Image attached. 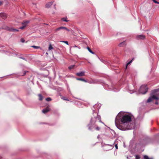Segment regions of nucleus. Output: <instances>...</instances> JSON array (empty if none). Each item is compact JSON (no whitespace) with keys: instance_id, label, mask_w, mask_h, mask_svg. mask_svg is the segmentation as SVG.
<instances>
[{"instance_id":"39","label":"nucleus","mask_w":159,"mask_h":159,"mask_svg":"<svg viewBox=\"0 0 159 159\" xmlns=\"http://www.w3.org/2000/svg\"><path fill=\"white\" fill-rule=\"evenodd\" d=\"M38 95L39 97V99L40 100V94H38Z\"/></svg>"},{"instance_id":"21","label":"nucleus","mask_w":159,"mask_h":159,"mask_svg":"<svg viewBox=\"0 0 159 159\" xmlns=\"http://www.w3.org/2000/svg\"><path fill=\"white\" fill-rule=\"evenodd\" d=\"M87 49L89 52L93 54H94V52H93L89 47H87Z\"/></svg>"},{"instance_id":"12","label":"nucleus","mask_w":159,"mask_h":159,"mask_svg":"<svg viewBox=\"0 0 159 159\" xmlns=\"http://www.w3.org/2000/svg\"><path fill=\"white\" fill-rule=\"evenodd\" d=\"M50 110V108L48 107H47L42 110V112L44 114H46V113L49 111Z\"/></svg>"},{"instance_id":"47","label":"nucleus","mask_w":159,"mask_h":159,"mask_svg":"<svg viewBox=\"0 0 159 159\" xmlns=\"http://www.w3.org/2000/svg\"><path fill=\"white\" fill-rule=\"evenodd\" d=\"M41 124H43V123H41ZM40 124H41V123H40Z\"/></svg>"},{"instance_id":"20","label":"nucleus","mask_w":159,"mask_h":159,"mask_svg":"<svg viewBox=\"0 0 159 159\" xmlns=\"http://www.w3.org/2000/svg\"><path fill=\"white\" fill-rule=\"evenodd\" d=\"M143 159H152V158H149L148 156L145 155L143 157Z\"/></svg>"},{"instance_id":"26","label":"nucleus","mask_w":159,"mask_h":159,"mask_svg":"<svg viewBox=\"0 0 159 159\" xmlns=\"http://www.w3.org/2000/svg\"><path fill=\"white\" fill-rule=\"evenodd\" d=\"M132 61V60H131V61H129L128 63H127V64H126V68H127V66L131 63Z\"/></svg>"},{"instance_id":"9","label":"nucleus","mask_w":159,"mask_h":159,"mask_svg":"<svg viewBox=\"0 0 159 159\" xmlns=\"http://www.w3.org/2000/svg\"><path fill=\"white\" fill-rule=\"evenodd\" d=\"M85 71H82L76 73V75L78 76H82L85 75Z\"/></svg>"},{"instance_id":"1","label":"nucleus","mask_w":159,"mask_h":159,"mask_svg":"<svg viewBox=\"0 0 159 159\" xmlns=\"http://www.w3.org/2000/svg\"><path fill=\"white\" fill-rule=\"evenodd\" d=\"M134 116L130 113L120 112L115 119V125L120 130L125 131L133 129V125L131 122Z\"/></svg>"},{"instance_id":"43","label":"nucleus","mask_w":159,"mask_h":159,"mask_svg":"<svg viewBox=\"0 0 159 159\" xmlns=\"http://www.w3.org/2000/svg\"><path fill=\"white\" fill-rule=\"evenodd\" d=\"M73 47H77V46L75 45L74 46H73Z\"/></svg>"},{"instance_id":"22","label":"nucleus","mask_w":159,"mask_h":159,"mask_svg":"<svg viewBox=\"0 0 159 159\" xmlns=\"http://www.w3.org/2000/svg\"><path fill=\"white\" fill-rule=\"evenodd\" d=\"M31 47H33L34 49H38L40 48V47L39 46H31Z\"/></svg>"},{"instance_id":"32","label":"nucleus","mask_w":159,"mask_h":159,"mask_svg":"<svg viewBox=\"0 0 159 159\" xmlns=\"http://www.w3.org/2000/svg\"><path fill=\"white\" fill-rule=\"evenodd\" d=\"M62 99H63V100H68L67 99H66L65 97H63L62 98Z\"/></svg>"},{"instance_id":"36","label":"nucleus","mask_w":159,"mask_h":159,"mask_svg":"<svg viewBox=\"0 0 159 159\" xmlns=\"http://www.w3.org/2000/svg\"><path fill=\"white\" fill-rule=\"evenodd\" d=\"M153 2H155V3H156L157 1L156 0H152Z\"/></svg>"},{"instance_id":"33","label":"nucleus","mask_w":159,"mask_h":159,"mask_svg":"<svg viewBox=\"0 0 159 159\" xmlns=\"http://www.w3.org/2000/svg\"><path fill=\"white\" fill-rule=\"evenodd\" d=\"M26 72H27V71H24V73H23V75H22V76H24V75L26 74Z\"/></svg>"},{"instance_id":"27","label":"nucleus","mask_w":159,"mask_h":159,"mask_svg":"<svg viewBox=\"0 0 159 159\" xmlns=\"http://www.w3.org/2000/svg\"><path fill=\"white\" fill-rule=\"evenodd\" d=\"M61 42L63 43H64L67 45H68V42L67 41H61Z\"/></svg>"},{"instance_id":"18","label":"nucleus","mask_w":159,"mask_h":159,"mask_svg":"<svg viewBox=\"0 0 159 159\" xmlns=\"http://www.w3.org/2000/svg\"><path fill=\"white\" fill-rule=\"evenodd\" d=\"M67 18L66 17H64V18H62L61 20L67 22H68V20H67Z\"/></svg>"},{"instance_id":"44","label":"nucleus","mask_w":159,"mask_h":159,"mask_svg":"<svg viewBox=\"0 0 159 159\" xmlns=\"http://www.w3.org/2000/svg\"><path fill=\"white\" fill-rule=\"evenodd\" d=\"M156 3L159 4V2H157Z\"/></svg>"},{"instance_id":"25","label":"nucleus","mask_w":159,"mask_h":159,"mask_svg":"<svg viewBox=\"0 0 159 159\" xmlns=\"http://www.w3.org/2000/svg\"><path fill=\"white\" fill-rule=\"evenodd\" d=\"M52 49H53V48L52 47V46L51 45V44H50L48 47V49L49 50H51Z\"/></svg>"},{"instance_id":"40","label":"nucleus","mask_w":159,"mask_h":159,"mask_svg":"<svg viewBox=\"0 0 159 159\" xmlns=\"http://www.w3.org/2000/svg\"><path fill=\"white\" fill-rule=\"evenodd\" d=\"M65 28L64 30H66V31H67V30L68 29L67 28H66V27H65Z\"/></svg>"},{"instance_id":"4","label":"nucleus","mask_w":159,"mask_h":159,"mask_svg":"<svg viewBox=\"0 0 159 159\" xmlns=\"http://www.w3.org/2000/svg\"><path fill=\"white\" fill-rule=\"evenodd\" d=\"M148 88L146 85H142L139 89V92L142 94H145L147 92Z\"/></svg>"},{"instance_id":"7","label":"nucleus","mask_w":159,"mask_h":159,"mask_svg":"<svg viewBox=\"0 0 159 159\" xmlns=\"http://www.w3.org/2000/svg\"><path fill=\"white\" fill-rule=\"evenodd\" d=\"M145 36L143 35H137L136 37V39L137 40H143L145 39Z\"/></svg>"},{"instance_id":"23","label":"nucleus","mask_w":159,"mask_h":159,"mask_svg":"<svg viewBox=\"0 0 159 159\" xmlns=\"http://www.w3.org/2000/svg\"><path fill=\"white\" fill-rule=\"evenodd\" d=\"M74 66H75V65H71V66H69V67L68 68L70 70H71V69H73V68L74 67Z\"/></svg>"},{"instance_id":"42","label":"nucleus","mask_w":159,"mask_h":159,"mask_svg":"<svg viewBox=\"0 0 159 159\" xmlns=\"http://www.w3.org/2000/svg\"><path fill=\"white\" fill-rule=\"evenodd\" d=\"M67 31H70V30L69 29H68L67 30Z\"/></svg>"},{"instance_id":"38","label":"nucleus","mask_w":159,"mask_h":159,"mask_svg":"<svg viewBox=\"0 0 159 159\" xmlns=\"http://www.w3.org/2000/svg\"><path fill=\"white\" fill-rule=\"evenodd\" d=\"M2 4V1H0V6Z\"/></svg>"},{"instance_id":"24","label":"nucleus","mask_w":159,"mask_h":159,"mask_svg":"<svg viewBox=\"0 0 159 159\" xmlns=\"http://www.w3.org/2000/svg\"><path fill=\"white\" fill-rule=\"evenodd\" d=\"M46 100L48 102H49L52 100V99L48 97L46 98Z\"/></svg>"},{"instance_id":"5","label":"nucleus","mask_w":159,"mask_h":159,"mask_svg":"<svg viewBox=\"0 0 159 159\" xmlns=\"http://www.w3.org/2000/svg\"><path fill=\"white\" fill-rule=\"evenodd\" d=\"M159 99V98L156 97L155 94L152 95L151 94L150 97L148 99L147 102H152L153 100H157Z\"/></svg>"},{"instance_id":"2","label":"nucleus","mask_w":159,"mask_h":159,"mask_svg":"<svg viewBox=\"0 0 159 159\" xmlns=\"http://www.w3.org/2000/svg\"><path fill=\"white\" fill-rule=\"evenodd\" d=\"M101 106L100 103H97L93 106V108L92 109L93 116L92 117L88 125V129L90 130H99L100 127L99 124L100 122L103 124L101 121L100 116L98 114V112L96 110L97 109L98 111Z\"/></svg>"},{"instance_id":"11","label":"nucleus","mask_w":159,"mask_h":159,"mask_svg":"<svg viewBox=\"0 0 159 159\" xmlns=\"http://www.w3.org/2000/svg\"><path fill=\"white\" fill-rule=\"evenodd\" d=\"M53 2H49L47 3L45 7L47 8H49L53 4Z\"/></svg>"},{"instance_id":"16","label":"nucleus","mask_w":159,"mask_h":159,"mask_svg":"<svg viewBox=\"0 0 159 159\" xmlns=\"http://www.w3.org/2000/svg\"><path fill=\"white\" fill-rule=\"evenodd\" d=\"M125 45H126L125 42L124 41V42H123L120 43L119 44V46L120 47H123V46H125Z\"/></svg>"},{"instance_id":"10","label":"nucleus","mask_w":159,"mask_h":159,"mask_svg":"<svg viewBox=\"0 0 159 159\" xmlns=\"http://www.w3.org/2000/svg\"><path fill=\"white\" fill-rule=\"evenodd\" d=\"M107 86L108 87V88L110 90H113L114 91H116L119 90V89L117 90H115L114 89L115 87L113 85H107Z\"/></svg>"},{"instance_id":"46","label":"nucleus","mask_w":159,"mask_h":159,"mask_svg":"<svg viewBox=\"0 0 159 159\" xmlns=\"http://www.w3.org/2000/svg\"><path fill=\"white\" fill-rule=\"evenodd\" d=\"M78 48L79 49H80V47H78Z\"/></svg>"},{"instance_id":"19","label":"nucleus","mask_w":159,"mask_h":159,"mask_svg":"<svg viewBox=\"0 0 159 159\" xmlns=\"http://www.w3.org/2000/svg\"><path fill=\"white\" fill-rule=\"evenodd\" d=\"M108 144H106L105 145V146L104 147V149L105 150H106V151H107V150H108V149H109L110 148V147H106V146H107V145H108Z\"/></svg>"},{"instance_id":"34","label":"nucleus","mask_w":159,"mask_h":159,"mask_svg":"<svg viewBox=\"0 0 159 159\" xmlns=\"http://www.w3.org/2000/svg\"><path fill=\"white\" fill-rule=\"evenodd\" d=\"M43 98V96L41 95H40V100H42Z\"/></svg>"},{"instance_id":"28","label":"nucleus","mask_w":159,"mask_h":159,"mask_svg":"<svg viewBox=\"0 0 159 159\" xmlns=\"http://www.w3.org/2000/svg\"><path fill=\"white\" fill-rule=\"evenodd\" d=\"M25 40L23 38H22L21 39H20V41L22 42V43H24L25 42Z\"/></svg>"},{"instance_id":"30","label":"nucleus","mask_w":159,"mask_h":159,"mask_svg":"<svg viewBox=\"0 0 159 159\" xmlns=\"http://www.w3.org/2000/svg\"><path fill=\"white\" fill-rule=\"evenodd\" d=\"M135 157H136V159H140V157L137 155H135Z\"/></svg>"},{"instance_id":"8","label":"nucleus","mask_w":159,"mask_h":159,"mask_svg":"<svg viewBox=\"0 0 159 159\" xmlns=\"http://www.w3.org/2000/svg\"><path fill=\"white\" fill-rule=\"evenodd\" d=\"M6 29L10 31H12L15 32H17L19 31V30L18 29H13L12 28H10L8 27H7L6 28Z\"/></svg>"},{"instance_id":"15","label":"nucleus","mask_w":159,"mask_h":159,"mask_svg":"<svg viewBox=\"0 0 159 159\" xmlns=\"http://www.w3.org/2000/svg\"><path fill=\"white\" fill-rule=\"evenodd\" d=\"M65 28V27H64V26H61V27H60L57 29H56V30H55V31H57L58 30H64Z\"/></svg>"},{"instance_id":"6","label":"nucleus","mask_w":159,"mask_h":159,"mask_svg":"<svg viewBox=\"0 0 159 159\" xmlns=\"http://www.w3.org/2000/svg\"><path fill=\"white\" fill-rule=\"evenodd\" d=\"M135 87L133 85L131 84L129 86V89L130 93H134L135 91Z\"/></svg>"},{"instance_id":"14","label":"nucleus","mask_w":159,"mask_h":159,"mask_svg":"<svg viewBox=\"0 0 159 159\" xmlns=\"http://www.w3.org/2000/svg\"><path fill=\"white\" fill-rule=\"evenodd\" d=\"M29 22V20H25L22 23V25H23L25 26V27Z\"/></svg>"},{"instance_id":"31","label":"nucleus","mask_w":159,"mask_h":159,"mask_svg":"<svg viewBox=\"0 0 159 159\" xmlns=\"http://www.w3.org/2000/svg\"><path fill=\"white\" fill-rule=\"evenodd\" d=\"M25 27V26L23 25L22 27H20V29H24Z\"/></svg>"},{"instance_id":"45","label":"nucleus","mask_w":159,"mask_h":159,"mask_svg":"<svg viewBox=\"0 0 159 159\" xmlns=\"http://www.w3.org/2000/svg\"><path fill=\"white\" fill-rule=\"evenodd\" d=\"M142 144V145H144V144H143V143H142V144Z\"/></svg>"},{"instance_id":"35","label":"nucleus","mask_w":159,"mask_h":159,"mask_svg":"<svg viewBox=\"0 0 159 159\" xmlns=\"http://www.w3.org/2000/svg\"><path fill=\"white\" fill-rule=\"evenodd\" d=\"M20 58L22 59L25 60H26V59L23 57H20Z\"/></svg>"},{"instance_id":"41","label":"nucleus","mask_w":159,"mask_h":159,"mask_svg":"<svg viewBox=\"0 0 159 159\" xmlns=\"http://www.w3.org/2000/svg\"><path fill=\"white\" fill-rule=\"evenodd\" d=\"M155 104L156 105H157L158 104V102H156L155 103Z\"/></svg>"},{"instance_id":"29","label":"nucleus","mask_w":159,"mask_h":159,"mask_svg":"<svg viewBox=\"0 0 159 159\" xmlns=\"http://www.w3.org/2000/svg\"><path fill=\"white\" fill-rule=\"evenodd\" d=\"M159 90V89H155L154 90H153L152 91V92H154V93H155L158 90Z\"/></svg>"},{"instance_id":"13","label":"nucleus","mask_w":159,"mask_h":159,"mask_svg":"<svg viewBox=\"0 0 159 159\" xmlns=\"http://www.w3.org/2000/svg\"><path fill=\"white\" fill-rule=\"evenodd\" d=\"M0 16L3 19H6L7 17V15L5 13H1L0 14Z\"/></svg>"},{"instance_id":"3","label":"nucleus","mask_w":159,"mask_h":159,"mask_svg":"<svg viewBox=\"0 0 159 159\" xmlns=\"http://www.w3.org/2000/svg\"><path fill=\"white\" fill-rule=\"evenodd\" d=\"M112 141L111 142V144H108L106 146V147H110V148L108 150H111L112 149L113 147V145H114L115 144V146L116 148L117 149H118V146H117V142L118 140L117 139L116 140H114L113 139H112Z\"/></svg>"},{"instance_id":"37","label":"nucleus","mask_w":159,"mask_h":159,"mask_svg":"<svg viewBox=\"0 0 159 159\" xmlns=\"http://www.w3.org/2000/svg\"><path fill=\"white\" fill-rule=\"evenodd\" d=\"M100 137V135H98V137H97L98 139H99Z\"/></svg>"},{"instance_id":"17","label":"nucleus","mask_w":159,"mask_h":159,"mask_svg":"<svg viewBox=\"0 0 159 159\" xmlns=\"http://www.w3.org/2000/svg\"><path fill=\"white\" fill-rule=\"evenodd\" d=\"M76 79L77 80H80V81H84V82H87V81L85 80L84 79H82V78H76Z\"/></svg>"}]
</instances>
